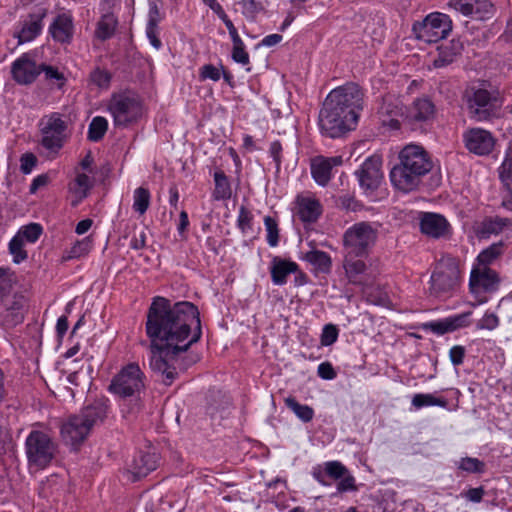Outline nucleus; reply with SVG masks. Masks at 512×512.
Instances as JSON below:
<instances>
[{"mask_svg":"<svg viewBox=\"0 0 512 512\" xmlns=\"http://www.w3.org/2000/svg\"><path fill=\"white\" fill-rule=\"evenodd\" d=\"M145 331L152 354L150 367L165 385L170 386L179 372L199 361L198 354L189 352L202 336L200 312L192 302L172 303L165 297H154L147 310Z\"/></svg>","mask_w":512,"mask_h":512,"instance_id":"obj_1","label":"nucleus"},{"mask_svg":"<svg viewBox=\"0 0 512 512\" xmlns=\"http://www.w3.org/2000/svg\"><path fill=\"white\" fill-rule=\"evenodd\" d=\"M364 90L355 82H347L331 90L318 114L322 136L336 139L356 129L364 109Z\"/></svg>","mask_w":512,"mask_h":512,"instance_id":"obj_2","label":"nucleus"},{"mask_svg":"<svg viewBox=\"0 0 512 512\" xmlns=\"http://www.w3.org/2000/svg\"><path fill=\"white\" fill-rule=\"evenodd\" d=\"M433 168V161L424 147L405 145L398 154V162L390 170V181L395 189L410 193L419 188L423 177Z\"/></svg>","mask_w":512,"mask_h":512,"instance_id":"obj_3","label":"nucleus"},{"mask_svg":"<svg viewBox=\"0 0 512 512\" xmlns=\"http://www.w3.org/2000/svg\"><path fill=\"white\" fill-rule=\"evenodd\" d=\"M469 118L476 122H490L502 115L504 100L500 91L486 80L466 87L463 93Z\"/></svg>","mask_w":512,"mask_h":512,"instance_id":"obj_4","label":"nucleus"},{"mask_svg":"<svg viewBox=\"0 0 512 512\" xmlns=\"http://www.w3.org/2000/svg\"><path fill=\"white\" fill-rule=\"evenodd\" d=\"M460 260L450 254L442 255L430 277L429 292L435 297H447L459 286Z\"/></svg>","mask_w":512,"mask_h":512,"instance_id":"obj_5","label":"nucleus"},{"mask_svg":"<svg viewBox=\"0 0 512 512\" xmlns=\"http://www.w3.org/2000/svg\"><path fill=\"white\" fill-rule=\"evenodd\" d=\"M377 237V228L362 221L353 224L344 232L343 245L349 257H364L376 243Z\"/></svg>","mask_w":512,"mask_h":512,"instance_id":"obj_6","label":"nucleus"},{"mask_svg":"<svg viewBox=\"0 0 512 512\" xmlns=\"http://www.w3.org/2000/svg\"><path fill=\"white\" fill-rule=\"evenodd\" d=\"M39 130L42 136L41 146L55 155L64 147L69 138L68 122L58 112L43 116L39 122Z\"/></svg>","mask_w":512,"mask_h":512,"instance_id":"obj_7","label":"nucleus"},{"mask_svg":"<svg viewBox=\"0 0 512 512\" xmlns=\"http://www.w3.org/2000/svg\"><path fill=\"white\" fill-rule=\"evenodd\" d=\"M108 111L113 117L114 126L125 128L141 117L142 104L130 91L113 93L108 102Z\"/></svg>","mask_w":512,"mask_h":512,"instance_id":"obj_8","label":"nucleus"},{"mask_svg":"<svg viewBox=\"0 0 512 512\" xmlns=\"http://www.w3.org/2000/svg\"><path fill=\"white\" fill-rule=\"evenodd\" d=\"M56 444L43 431L32 430L25 441V452L30 467L45 469L53 460Z\"/></svg>","mask_w":512,"mask_h":512,"instance_id":"obj_9","label":"nucleus"},{"mask_svg":"<svg viewBox=\"0 0 512 512\" xmlns=\"http://www.w3.org/2000/svg\"><path fill=\"white\" fill-rule=\"evenodd\" d=\"M451 30L449 16L440 12L430 13L422 21H416L412 25L415 38L429 44L446 38Z\"/></svg>","mask_w":512,"mask_h":512,"instance_id":"obj_10","label":"nucleus"},{"mask_svg":"<svg viewBox=\"0 0 512 512\" xmlns=\"http://www.w3.org/2000/svg\"><path fill=\"white\" fill-rule=\"evenodd\" d=\"M145 375L137 363L124 366L111 380L109 391L122 398L139 395L144 389Z\"/></svg>","mask_w":512,"mask_h":512,"instance_id":"obj_11","label":"nucleus"},{"mask_svg":"<svg viewBox=\"0 0 512 512\" xmlns=\"http://www.w3.org/2000/svg\"><path fill=\"white\" fill-rule=\"evenodd\" d=\"M28 301V297L21 290L0 300L1 325L5 328H13L21 324L28 310Z\"/></svg>","mask_w":512,"mask_h":512,"instance_id":"obj_12","label":"nucleus"},{"mask_svg":"<svg viewBox=\"0 0 512 512\" xmlns=\"http://www.w3.org/2000/svg\"><path fill=\"white\" fill-rule=\"evenodd\" d=\"M501 279L491 268L473 266L470 272L469 288L472 294L494 293L499 289Z\"/></svg>","mask_w":512,"mask_h":512,"instance_id":"obj_13","label":"nucleus"},{"mask_svg":"<svg viewBox=\"0 0 512 512\" xmlns=\"http://www.w3.org/2000/svg\"><path fill=\"white\" fill-rule=\"evenodd\" d=\"M381 167L382 159L378 155L370 156L362 163L355 173L361 188L373 191L379 187L383 179Z\"/></svg>","mask_w":512,"mask_h":512,"instance_id":"obj_14","label":"nucleus"},{"mask_svg":"<svg viewBox=\"0 0 512 512\" xmlns=\"http://www.w3.org/2000/svg\"><path fill=\"white\" fill-rule=\"evenodd\" d=\"M466 148L476 155H488L495 146V138L488 130L472 128L463 135Z\"/></svg>","mask_w":512,"mask_h":512,"instance_id":"obj_15","label":"nucleus"},{"mask_svg":"<svg viewBox=\"0 0 512 512\" xmlns=\"http://www.w3.org/2000/svg\"><path fill=\"white\" fill-rule=\"evenodd\" d=\"M39 69L40 65H37L29 54L24 53L11 65L12 78L20 85H29L40 75Z\"/></svg>","mask_w":512,"mask_h":512,"instance_id":"obj_16","label":"nucleus"},{"mask_svg":"<svg viewBox=\"0 0 512 512\" xmlns=\"http://www.w3.org/2000/svg\"><path fill=\"white\" fill-rule=\"evenodd\" d=\"M89 434L90 430L83 423L78 414L70 416L61 426V437L63 441L74 450L79 448Z\"/></svg>","mask_w":512,"mask_h":512,"instance_id":"obj_17","label":"nucleus"},{"mask_svg":"<svg viewBox=\"0 0 512 512\" xmlns=\"http://www.w3.org/2000/svg\"><path fill=\"white\" fill-rule=\"evenodd\" d=\"M342 163L341 156H316L311 159L310 164L312 178L319 186L325 187L331 180L333 167L340 166Z\"/></svg>","mask_w":512,"mask_h":512,"instance_id":"obj_18","label":"nucleus"},{"mask_svg":"<svg viewBox=\"0 0 512 512\" xmlns=\"http://www.w3.org/2000/svg\"><path fill=\"white\" fill-rule=\"evenodd\" d=\"M47 15L46 9H39L36 13H31L22 22L20 31L15 33L18 44H23L34 40L42 31V21Z\"/></svg>","mask_w":512,"mask_h":512,"instance_id":"obj_19","label":"nucleus"},{"mask_svg":"<svg viewBox=\"0 0 512 512\" xmlns=\"http://www.w3.org/2000/svg\"><path fill=\"white\" fill-rule=\"evenodd\" d=\"M157 464L158 457L155 453L140 451L129 465L128 472L131 474V480L135 482L146 477L157 468Z\"/></svg>","mask_w":512,"mask_h":512,"instance_id":"obj_20","label":"nucleus"},{"mask_svg":"<svg viewBox=\"0 0 512 512\" xmlns=\"http://www.w3.org/2000/svg\"><path fill=\"white\" fill-rule=\"evenodd\" d=\"M49 33L54 41L70 44L74 34L72 16L67 13L58 14L49 26Z\"/></svg>","mask_w":512,"mask_h":512,"instance_id":"obj_21","label":"nucleus"},{"mask_svg":"<svg viewBox=\"0 0 512 512\" xmlns=\"http://www.w3.org/2000/svg\"><path fill=\"white\" fill-rule=\"evenodd\" d=\"M109 406L103 400H96L93 403L84 406L78 416L91 431L95 426L104 422L108 415Z\"/></svg>","mask_w":512,"mask_h":512,"instance_id":"obj_22","label":"nucleus"},{"mask_svg":"<svg viewBox=\"0 0 512 512\" xmlns=\"http://www.w3.org/2000/svg\"><path fill=\"white\" fill-rule=\"evenodd\" d=\"M450 225L446 218L436 213H424L420 221V231L432 238L444 237L449 231Z\"/></svg>","mask_w":512,"mask_h":512,"instance_id":"obj_23","label":"nucleus"},{"mask_svg":"<svg viewBox=\"0 0 512 512\" xmlns=\"http://www.w3.org/2000/svg\"><path fill=\"white\" fill-rule=\"evenodd\" d=\"M322 214L319 200L310 197L297 198V216L304 223L316 222Z\"/></svg>","mask_w":512,"mask_h":512,"instance_id":"obj_24","label":"nucleus"},{"mask_svg":"<svg viewBox=\"0 0 512 512\" xmlns=\"http://www.w3.org/2000/svg\"><path fill=\"white\" fill-rule=\"evenodd\" d=\"M463 50V44L460 40L452 39L438 47V56L434 59L435 68H442L453 63L459 57Z\"/></svg>","mask_w":512,"mask_h":512,"instance_id":"obj_25","label":"nucleus"},{"mask_svg":"<svg viewBox=\"0 0 512 512\" xmlns=\"http://www.w3.org/2000/svg\"><path fill=\"white\" fill-rule=\"evenodd\" d=\"M298 272V264L294 261L282 259L275 256L272 259L270 268L271 280L275 285H284L287 282L288 275Z\"/></svg>","mask_w":512,"mask_h":512,"instance_id":"obj_26","label":"nucleus"},{"mask_svg":"<svg viewBox=\"0 0 512 512\" xmlns=\"http://www.w3.org/2000/svg\"><path fill=\"white\" fill-rule=\"evenodd\" d=\"M499 176L506 187L508 195L503 198L502 205L506 209L512 211V142L510 143L504 161L499 169Z\"/></svg>","mask_w":512,"mask_h":512,"instance_id":"obj_27","label":"nucleus"},{"mask_svg":"<svg viewBox=\"0 0 512 512\" xmlns=\"http://www.w3.org/2000/svg\"><path fill=\"white\" fill-rule=\"evenodd\" d=\"M435 107L431 100L427 98L416 99L411 108L407 118L411 123H422L431 119L434 115Z\"/></svg>","mask_w":512,"mask_h":512,"instance_id":"obj_28","label":"nucleus"},{"mask_svg":"<svg viewBox=\"0 0 512 512\" xmlns=\"http://www.w3.org/2000/svg\"><path fill=\"white\" fill-rule=\"evenodd\" d=\"M302 259L308 262L315 273L328 274L332 268L331 256L321 250L313 249L304 254Z\"/></svg>","mask_w":512,"mask_h":512,"instance_id":"obj_29","label":"nucleus"},{"mask_svg":"<svg viewBox=\"0 0 512 512\" xmlns=\"http://www.w3.org/2000/svg\"><path fill=\"white\" fill-rule=\"evenodd\" d=\"M511 224L510 219L496 217H486L476 228V234L480 238H487L492 234H499L502 230Z\"/></svg>","mask_w":512,"mask_h":512,"instance_id":"obj_30","label":"nucleus"},{"mask_svg":"<svg viewBox=\"0 0 512 512\" xmlns=\"http://www.w3.org/2000/svg\"><path fill=\"white\" fill-rule=\"evenodd\" d=\"M504 251L505 244L503 241L493 243L478 254L473 266L490 268V265L504 254Z\"/></svg>","mask_w":512,"mask_h":512,"instance_id":"obj_31","label":"nucleus"},{"mask_svg":"<svg viewBox=\"0 0 512 512\" xmlns=\"http://www.w3.org/2000/svg\"><path fill=\"white\" fill-rule=\"evenodd\" d=\"M215 187L212 197L216 201L229 200L232 196V187L229 178L223 170H216L213 174Z\"/></svg>","mask_w":512,"mask_h":512,"instance_id":"obj_32","label":"nucleus"},{"mask_svg":"<svg viewBox=\"0 0 512 512\" xmlns=\"http://www.w3.org/2000/svg\"><path fill=\"white\" fill-rule=\"evenodd\" d=\"M93 187V183L91 178L85 173H78L73 181L70 184L69 190L75 196V200L72 202L73 206L78 205L82 200H84L88 194L90 189Z\"/></svg>","mask_w":512,"mask_h":512,"instance_id":"obj_33","label":"nucleus"},{"mask_svg":"<svg viewBox=\"0 0 512 512\" xmlns=\"http://www.w3.org/2000/svg\"><path fill=\"white\" fill-rule=\"evenodd\" d=\"M117 25V17L112 12L105 13L97 22L95 36L102 41L108 40L114 35Z\"/></svg>","mask_w":512,"mask_h":512,"instance_id":"obj_34","label":"nucleus"},{"mask_svg":"<svg viewBox=\"0 0 512 512\" xmlns=\"http://www.w3.org/2000/svg\"><path fill=\"white\" fill-rule=\"evenodd\" d=\"M344 269L350 283L362 285L364 283L363 275L367 269L366 264L361 259H345Z\"/></svg>","mask_w":512,"mask_h":512,"instance_id":"obj_35","label":"nucleus"},{"mask_svg":"<svg viewBox=\"0 0 512 512\" xmlns=\"http://www.w3.org/2000/svg\"><path fill=\"white\" fill-rule=\"evenodd\" d=\"M92 249V240L90 237H85L77 240L72 247L65 250L61 256V262H67L72 259H78L86 256Z\"/></svg>","mask_w":512,"mask_h":512,"instance_id":"obj_36","label":"nucleus"},{"mask_svg":"<svg viewBox=\"0 0 512 512\" xmlns=\"http://www.w3.org/2000/svg\"><path fill=\"white\" fill-rule=\"evenodd\" d=\"M379 114L382 117L384 125L389 126L392 129H400V122L397 116L401 114V108L392 102L384 101L379 109Z\"/></svg>","mask_w":512,"mask_h":512,"instance_id":"obj_37","label":"nucleus"},{"mask_svg":"<svg viewBox=\"0 0 512 512\" xmlns=\"http://www.w3.org/2000/svg\"><path fill=\"white\" fill-rule=\"evenodd\" d=\"M17 279L15 273L8 267L0 268V300L15 292Z\"/></svg>","mask_w":512,"mask_h":512,"instance_id":"obj_38","label":"nucleus"},{"mask_svg":"<svg viewBox=\"0 0 512 512\" xmlns=\"http://www.w3.org/2000/svg\"><path fill=\"white\" fill-rule=\"evenodd\" d=\"M285 405L304 423L310 422L314 417V410L311 406L299 403L294 397L284 399Z\"/></svg>","mask_w":512,"mask_h":512,"instance_id":"obj_39","label":"nucleus"},{"mask_svg":"<svg viewBox=\"0 0 512 512\" xmlns=\"http://www.w3.org/2000/svg\"><path fill=\"white\" fill-rule=\"evenodd\" d=\"M412 405L416 409H421L428 406H439L447 408L448 400L443 397H436L433 394L418 393L412 398Z\"/></svg>","mask_w":512,"mask_h":512,"instance_id":"obj_40","label":"nucleus"},{"mask_svg":"<svg viewBox=\"0 0 512 512\" xmlns=\"http://www.w3.org/2000/svg\"><path fill=\"white\" fill-rule=\"evenodd\" d=\"M108 129V121L102 116L94 117L88 127L87 138L92 142L103 139Z\"/></svg>","mask_w":512,"mask_h":512,"instance_id":"obj_41","label":"nucleus"},{"mask_svg":"<svg viewBox=\"0 0 512 512\" xmlns=\"http://www.w3.org/2000/svg\"><path fill=\"white\" fill-rule=\"evenodd\" d=\"M151 194L147 188L138 187L133 194V209L140 215H143L149 208Z\"/></svg>","mask_w":512,"mask_h":512,"instance_id":"obj_42","label":"nucleus"},{"mask_svg":"<svg viewBox=\"0 0 512 512\" xmlns=\"http://www.w3.org/2000/svg\"><path fill=\"white\" fill-rule=\"evenodd\" d=\"M485 463L478 458L463 457L458 463V469L467 473L482 474L485 472Z\"/></svg>","mask_w":512,"mask_h":512,"instance_id":"obj_43","label":"nucleus"},{"mask_svg":"<svg viewBox=\"0 0 512 512\" xmlns=\"http://www.w3.org/2000/svg\"><path fill=\"white\" fill-rule=\"evenodd\" d=\"M23 247L24 242L19 235H15L9 242V251L13 256V262L15 264L21 263L28 257L27 252L24 250Z\"/></svg>","mask_w":512,"mask_h":512,"instance_id":"obj_44","label":"nucleus"},{"mask_svg":"<svg viewBox=\"0 0 512 512\" xmlns=\"http://www.w3.org/2000/svg\"><path fill=\"white\" fill-rule=\"evenodd\" d=\"M477 3L473 5L472 18L477 20L488 19L492 16L494 6L490 0H475Z\"/></svg>","mask_w":512,"mask_h":512,"instance_id":"obj_45","label":"nucleus"},{"mask_svg":"<svg viewBox=\"0 0 512 512\" xmlns=\"http://www.w3.org/2000/svg\"><path fill=\"white\" fill-rule=\"evenodd\" d=\"M264 225L267 232V243L270 247H276L279 243V228L277 221L267 215L264 217Z\"/></svg>","mask_w":512,"mask_h":512,"instance_id":"obj_46","label":"nucleus"},{"mask_svg":"<svg viewBox=\"0 0 512 512\" xmlns=\"http://www.w3.org/2000/svg\"><path fill=\"white\" fill-rule=\"evenodd\" d=\"M89 78L92 84L99 88L107 89L110 86L112 75L107 70L97 67L90 73Z\"/></svg>","mask_w":512,"mask_h":512,"instance_id":"obj_47","label":"nucleus"},{"mask_svg":"<svg viewBox=\"0 0 512 512\" xmlns=\"http://www.w3.org/2000/svg\"><path fill=\"white\" fill-rule=\"evenodd\" d=\"M43 233V228L38 223H30L28 225L23 226L17 235H19L22 239L30 243H35L41 234Z\"/></svg>","mask_w":512,"mask_h":512,"instance_id":"obj_48","label":"nucleus"},{"mask_svg":"<svg viewBox=\"0 0 512 512\" xmlns=\"http://www.w3.org/2000/svg\"><path fill=\"white\" fill-rule=\"evenodd\" d=\"M337 206L347 212H358L362 210L363 205L353 195H341L336 200Z\"/></svg>","mask_w":512,"mask_h":512,"instance_id":"obj_49","label":"nucleus"},{"mask_svg":"<svg viewBox=\"0 0 512 512\" xmlns=\"http://www.w3.org/2000/svg\"><path fill=\"white\" fill-rule=\"evenodd\" d=\"M252 221L253 215L251 211L246 206L241 205L237 217V227L245 234L252 230Z\"/></svg>","mask_w":512,"mask_h":512,"instance_id":"obj_50","label":"nucleus"},{"mask_svg":"<svg viewBox=\"0 0 512 512\" xmlns=\"http://www.w3.org/2000/svg\"><path fill=\"white\" fill-rule=\"evenodd\" d=\"M325 473L334 480H339L348 473V469L339 461L325 463Z\"/></svg>","mask_w":512,"mask_h":512,"instance_id":"obj_51","label":"nucleus"},{"mask_svg":"<svg viewBox=\"0 0 512 512\" xmlns=\"http://www.w3.org/2000/svg\"><path fill=\"white\" fill-rule=\"evenodd\" d=\"M472 315L471 311L463 312L461 314L453 315L447 317L450 328L453 331H456L460 328L468 327L471 324L470 317Z\"/></svg>","mask_w":512,"mask_h":512,"instance_id":"obj_52","label":"nucleus"},{"mask_svg":"<svg viewBox=\"0 0 512 512\" xmlns=\"http://www.w3.org/2000/svg\"><path fill=\"white\" fill-rule=\"evenodd\" d=\"M339 335V330L334 324H326L323 327L322 334L320 336V343L322 346H330L334 344Z\"/></svg>","mask_w":512,"mask_h":512,"instance_id":"obj_53","label":"nucleus"},{"mask_svg":"<svg viewBox=\"0 0 512 512\" xmlns=\"http://www.w3.org/2000/svg\"><path fill=\"white\" fill-rule=\"evenodd\" d=\"M231 57L236 63L247 65L249 64V54L245 50V45L242 40L233 42Z\"/></svg>","mask_w":512,"mask_h":512,"instance_id":"obj_54","label":"nucleus"},{"mask_svg":"<svg viewBox=\"0 0 512 512\" xmlns=\"http://www.w3.org/2000/svg\"><path fill=\"white\" fill-rule=\"evenodd\" d=\"M499 326V317L493 312H486L476 323L478 330H494Z\"/></svg>","mask_w":512,"mask_h":512,"instance_id":"obj_55","label":"nucleus"},{"mask_svg":"<svg viewBox=\"0 0 512 512\" xmlns=\"http://www.w3.org/2000/svg\"><path fill=\"white\" fill-rule=\"evenodd\" d=\"M40 74L44 72L45 78L47 80H56L58 82V87L61 88L65 84V76L63 73L59 72L56 67L46 64H40Z\"/></svg>","mask_w":512,"mask_h":512,"instance_id":"obj_56","label":"nucleus"},{"mask_svg":"<svg viewBox=\"0 0 512 512\" xmlns=\"http://www.w3.org/2000/svg\"><path fill=\"white\" fill-rule=\"evenodd\" d=\"M475 0H451L449 6L466 17H472Z\"/></svg>","mask_w":512,"mask_h":512,"instance_id":"obj_57","label":"nucleus"},{"mask_svg":"<svg viewBox=\"0 0 512 512\" xmlns=\"http://www.w3.org/2000/svg\"><path fill=\"white\" fill-rule=\"evenodd\" d=\"M424 327L438 335H444L446 333L452 332L447 318L438 321H431L425 324Z\"/></svg>","mask_w":512,"mask_h":512,"instance_id":"obj_58","label":"nucleus"},{"mask_svg":"<svg viewBox=\"0 0 512 512\" xmlns=\"http://www.w3.org/2000/svg\"><path fill=\"white\" fill-rule=\"evenodd\" d=\"M199 76L201 80L210 79L216 82L220 79L221 72L213 64H205L200 68Z\"/></svg>","mask_w":512,"mask_h":512,"instance_id":"obj_59","label":"nucleus"},{"mask_svg":"<svg viewBox=\"0 0 512 512\" xmlns=\"http://www.w3.org/2000/svg\"><path fill=\"white\" fill-rule=\"evenodd\" d=\"M283 147L279 140H275L270 144L269 154L273 158L276 170L279 171L282 164Z\"/></svg>","mask_w":512,"mask_h":512,"instance_id":"obj_60","label":"nucleus"},{"mask_svg":"<svg viewBox=\"0 0 512 512\" xmlns=\"http://www.w3.org/2000/svg\"><path fill=\"white\" fill-rule=\"evenodd\" d=\"M466 349L464 346L455 345L449 350V358L454 366H460L464 362Z\"/></svg>","mask_w":512,"mask_h":512,"instance_id":"obj_61","label":"nucleus"},{"mask_svg":"<svg viewBox=\"0 0 512 512\" xmlns=\"http://www.w3.org/2000/svg\"><path fill=\"white\" fill-rule=\"evenodd\" d=\"M37 164V157L33 153H25L20 158L22 173L29 174Z\"/></svg>","mask_w":512,"mask_h":512,"instance_id":"obj_62","label":"nucleus"},{"mask_svg":"<svg viewBox=\"0 0 512 512\" xmlns=\"http://www.w3.org/2000/svg\"><path fill=\"white\" fill-rule=\"evenodd\" d=\"M158 30H159L158 29V24L147 23V25H146V35H147V38L150 41V44L155 49H160L161 46H162V42H161V40L158 37Z\"/></svg>","mask_w":512,"mask_h":512,"instance_id":"obj_63","label":"nucleus"},{"mask_svg":"<svg viewBox=\"0 0 512 512\" xmlns=\"http://www.w3.org/2000/svg\"><path fill=\"white\" fill-rule=\"evenodd\" d=\"M357 486L355 484V478L354 476L350 474H346L342 478H340V481L337 484V491L340 493H344L347 491H356Z\"/></svg>","mask_w":512,"mask_h":512,"instance_id":"obj_64","label":"nucleus"}]
</instances>
